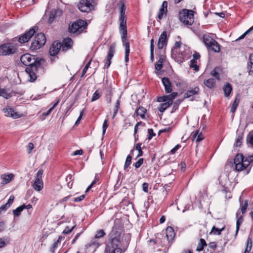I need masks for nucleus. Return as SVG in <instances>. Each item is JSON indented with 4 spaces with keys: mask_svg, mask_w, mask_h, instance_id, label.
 Wrapping results in <instances>:
<instances>
[{
    "mask_svg": "<svg viewBox=\"0 0 253 253\" xmlns=\"http://www.w3.org/2000/svg\"><path fill=\"white\" fill-rule=\"evenodd\" d=\"M122 226L119 219L114 221V225L109 234L110 241L106 244L105 252L107 253H121L120 246L123 234Z\"/></svg>",
    "mask_w": 253,
    "mask_h": 253,
    "instance_id": "nucleus-1",
    "label": "nucleus"
},
{
    "mask_svg": "<svg viewBox=\"0 0 253 253\" xmlns=\"http://www.w3.org/2000/svg\"><path fill=\"white\" fill-rule=\"evenodd\" d=\"M118 5L119 7L120 10V31L122 35V41L124 42V41L126 40L127 35L126 18L125 16L126 8L125 6V0H120L118 3Z\"/></svg>",
    "mask_w": 253,
    "mask_h": 253,
    "instance_id": "nucleus-2",
    "label": "nucleus"
},
{
    "mask_svg": "<svg viewBox=\"0 0 253 253\" xmlns=\"http://www.w3.org/2000/svg\"><path fill=\"white\" fill-rule=\"evenodd\" d=\"M180 21L186 25H191L194 22L193 11L192 10L183 9L179 12Z\"/></svg>",
    "mask_w": 253,
    "mask_h": 253,
    "instance_id": "nucleus-3",
    "label": "nucleus"
},
{
    "mask_svg": "<svg viewBox=\"0 0 253 253\" xmlns=\"http://www.w3.org/2000/svg\"><path fill=\"white\" fill-rule=\"evenodd\" d=\"M86 22L84 20L79 19L69 25V32L72 34H79L86 28Z\"/></svg>",
    "mask_w": 253,
    "mask_h": 253,
    "instance_id": "nucleus-4",
    "label": "nucleus"
},
{
    "mask_svg": "<svg viewBox=\"0 0 253 253\" xmlns=\"http://www.w3.org/2000/svg\"><path fill=\"white\" fill-rule=\"evenodd\" d=\"M46 42V38L43 33H39L34 38V41L32 42L30 49L35 50L40 48L44 45Z\"/></svg>",
    "mask_w": 253,
    "mask_h": 253,
    "instance_id": "nucleus-5",
    "label": "nucleus"
},
{
    "mask_svg": "<svg viewBox=\"0 0 253 253\" xmlns=\"http://www.w3.org/2000/svg\"><path fill=\"white\" fill-rule=\"evenodd\" d=\"M20 60L23 64L27 67L32 66V65L34 66V65L40 66V62L36 60L35 56H32L29 53L22 55Z\"/></svg>",
    "mask_w": 253,
    "mask_h": 253,
    "instance_id": "nucleus-6",
    "label": "nucleus"
},
{
    "mask_svg": "<svg viewBox=\"0 0 253 253\" xmlns=\"http://www.w3.org/2000/svg\"><path fill=\"white\" fill-rule=\"evenodd\" d=\"M93 0H81L78 4L79 9L83 12H89L94 9Z\"/></svg>",
    "mask_w": 253,
    "mask_h": 253,
    "instance_id": "nucleus-7",
    "label": "nucleus"
},
{
    "mask_svg": "<svg viewBox=\"0 0 253 253\" xmlns=\"http://www.w3.org/2000/svg\"><path fill=\"white\" fill-rule=\"evenodd\" d=\"M42 174L43 170L39 169L36 174L35 181L32 182L33 188L37 191L42 190L43 187V182L42 179Z\"/></svg>",
    "mask_w": 253,
    "mask_h": 253,
    "instance_id": "nucleus-8",
    "label": "nucleus"
},
{
    "mask_svg": "<svg viewBox=\"0 0 253 253\" xmlns=\"http://www.w3.org/2000/svg\"><path fill=\"white\" fill-rule=\"evenodd\" d=\"M16 47L12 43H6L0 45V55H7L14 53L16 51Z\"/></svg>",
    "mask_w": 253,
    "mask_h": 253,
    "instance_id": "nucleus-9",
    "label": "nucleus"
},
{
    "mask_svg": "<svg viewBox=\"0 0 253 253\" xmlns=\"http://www.w3.org/2000/svg\"><path fill=\"white\" fill-rule=\"evenodd\" d=\"M37 29V27L30 29L29 31L19 38L18 42L20 43H25L27 42L33 36L36 32V30Z\"/></svg>",
    "mask_w": 253,
    "mask_h": 253,
    "instance_id": "nucleus-10",
    "label": "nucleus"
},
{
    "mask_svg": "<svg viewBox=\"0 0 253 253\" xmlns=\"http://www.w3.org/2000/svg\"><path fill=\"white\" fill-rule=\"evenodd\" d=\"M40 66H37L36 65H32V66L27 67L26 69V72L28 75L29 79V81L30 82H34L37 79V76L36 72L38 70V68Z\"/></svg>",
    "mask_w": 253,
    "mask_h": 253,
    "instance_id": "nucleus-11",
    "label": "nucleus"
},
{
    "mask_svg": "<svg viewBox=\"0 0 253 253\" xmlns=\"http://www.w3.org/2000/svg\"><path fill=\"white\" fill-rule=\"evenodd\" d=\"M116 48V44L113 43L110 46L108 54L106 57V61L105 64V67L108 68L111 64V60L114 56Z\"/></svg>",
    "mask_w": 253,
    "mask_h": 253,
    "instance_id": "nucleus-12",
    "label": "nucleus"
},
{
    "mask_svg": "<svg viewBox=\"0 0 253 253\" xmlns=\"http://www.w3.org/2000/svg\"><path fill=\"white\" fill-rule=\"evenodd\" d=\"M60 49H61V42H54L50 47L49 54L51 56H54L58 53Z\"/></svg>",
    "mask_w": 253,
    "mask_h": 253,
    "instance_id": "nucleus-13",
    "label": "nucleus"
},
{
    "mask_svg": "<svg viewBox=\"0 0 253 253\" xmlns=\"http://www.w3.org/2000/svg\"><path fill=\"white\" fill-rule=\"evenodd\" d=\"M62 14V11L61 9L59 8L52 9L49 13L48 22L49 23H52L55 19L60 17Z\"/></svg>",
    "mask_w": 253,
    "mask_h": 253,
    "instance_id": "nucleus-14",
    "label": "nucleus"
},
{
    "mask_svg": "<svg viewBox=\"0 0 253 253\" xmlns=\"http://www.w3.org/2000/svg\"><path fill=\"white\" fill-rule=\"evenodd\" d=\"M2 110L6 117H10L13 119H17L21 117L18 113L15 112L11 108H4Z\"/></svg>",
    "mask_w": 253,
    "mask_h": 253,
    "instance_id": "nucleus-15",
    "label": "nucleus"
},
{
    "mask_svg": "<svg viewBox=\"0 0 253 253\" xmlns=\"http://www.w3.org/2000/svg\"><path fill=\"white\" fill-rule=\"evenodd\" d=\"M168 39L167 32L164 31L160 35L158 43V47L159 49H162L167 44Z\"/></svg>",
    "mask_w": 253,
    "mask_h": 253,
    "instance_id": "nucleus-16",
    "label": "nucleus"
},
{
    "mask_svg": "<svg viewBox=\"0 0 253 253\" xmlns=\"http://www.w3.org/2000/svg\"><path fill=\"white\" fill-rule=\"evenodd\" d=\"M72 44L73 41L71 38H68L65 39L61 44V50L63 51H66L71 48Z\"/></svg>",
    "mask_w": 253,
    "mask_h": 253,
    "instance_id": "nucleus-17",
    "label": "nucleus"
},
{
    "mask_svg": "<svg viewBox=\"0 0 253 253\" xmlns=\"http://www.w3.org/2000/svg\"><path fill=\"white\" fill-rule=\"evenodd\" d=\"M163 84L165 87V91L167 93H170L172 91V86L171 84L169 79L167 77L163 78L162 79Z\"/></svg>",
    "mask_w": 253,
    "mask_h": 253,
    "instance_id": "nucleus-18",
    "label": "nucleus"
},
{
    "mask_svg": "<svg viewBox=\"0 0 253 253\" xmlns=\"http://www.w3.org/2000/svg\"><path fill=\"white\" fill-rule=\"evenodd\" d=\"M166 234L168 241L169 242L172 241L175 236L173 228L170 226L168 227L166 229Z\"/></svg>",
    "mask_w": 253,
    "mask_h": 253,
    "instance_id": "nucleus-19",
    "label": "nucleus"
},
{
    "mask_svg": "<svg viewBox=\"0 0 253 253\" xmlns=\"http://www.w3.org/2000/svg\"><path fill=\"white\" fill-rule=\"evenodd\" d=\"M14 175L12 173L10 174H3L1 175V179L2 180L1 184L5 185L6 184L8 183L11 180V179L13 178Z\"/></svg>",
    "mask_w": 253,
    "mask_h": 253,
    "instance_id": "nucleus-20",
    "label": "nucleus"
},
{
    "mask_svg": "<svg viewBox=\"0 0 253 253\" xmlns=\"http://www.w3.org/2000/svg\"><path fill=\"white\" fill-rule=\"evenodd\" d=\"M209 50H212L215 52H219L220 50V45L217 42L214 40L212 43L207 48Z\"/></svg>",
    "mask_w": 253,
    "mask_h": 253,
    "instance_id": "nucleus-21",
    "label": "nucleus"
},
{
    "mask_svg": "<svg viewBox=\"0 0 253 253\" xmlns=\"http://www.w3.org/2000/svg\"><path fill=\"white\" fill-rule=\"evenodd\" d=\"M199 91L198 87H195L194 88H191L188 90L184 94L185 98H189L193 95L197 94Z\"/></svg>",
    "mask_w": 253,
    "mask_h": 253,
    "instance_id": "nucleus-22",
    "label": "nucleus"
},
{
    "mask_svg": "<svg viewBox=\"0 0 253 253\" xmlns=\"http://www.w3.org/2000/svg\"><path fill=\"white\" fill-rule=\"evenodd\" d=\"M214 40L208 35H203V41L207 48L212 43Z\"/></svg>",
    "mask_w": 253,
    "mask_h": 253,
    "instance_id": "nucleus-23",
    "label": "nucleus"
},
{
    "mask_svg": "<svg viewBox=\"0 0 253 253\" xmlns=\"http://www.w3.org/2000/svg\"><path fill=\"white\" fill-rule=\"evenodd\" d=\"M204 84L205 86L209 88H213L215 85V80L213 78H210L205 80L204 82Z\"/></svg>",
    "mask_w": 253,
    "mask_h": 253,
    "instance_id": "nucleus-24",
    "label": "nucleus"
},
{
    "mask_svg": "<svg viewBox=\"0 0 253 253\" xmlns=\"http://www.w3.org/2000/svg\"><path fill=\"white\" fill-rule=\"evenodd\" d=\"M0 96L5 99H8L11 97L9 89L0 88Z\"/></svg>",
    "mask_w": 253,
    "mask_h": 253,
    "instance_id": "nucleus-25",
    "label": "nucleus"
},
{
    "mask_svg": "<svg viewBox=\"0 0 253 253\" xmlns=\"http://www.w3.org/2000/svg\"><path fill=\"white\" fill-rule=\"evenodd\" d=\"M224 95L226 97H228L230 94L232 88L231 85L227 83L223 87Z\"/></svg>",
    "mask_w": 253,
    "mask_h": 253,
    "instance_id": "nucleus-26",
    "label": "nucleus"
},
{
    "mask_svg": "<svg viewBox=\"0 0 253 253\" xmlns=\"http://www.w3.org/2000/svg\"><path fill=\"white\" fill-rule=\"evenodd\" d=\"M244 156L242 154H238L234 160V164L236 165V164L244 162Z\"/></svg>",
    "mask_w": 253,
    "mask_h": 253,
    "instance_id": "nucleus-27",
    "label": "nucleus"
},
{
    "mask_svg": "<svg viewBox=\"0 0 253 253\" xmlns=\"http://www.w3.org/2000/svg\"><path fill=\"white\" fill-rule=\"evenodd\" d=\"M253 241L252 238L249 237L247 243L246 247L244 253H250L252 248Z\"/></svg>",
    "mask_w": 253,
    "mask_h": 253,
    "instance_id": "nucleus-28",
    "label": "nucleus"
},
{
    "mask_svg": "<svg viewBox=\"0 0 253 253\" xmlns=\"http://www.w3.org/2000/svg\"><path fill=\"white\" fill-rule=\"evenodd\" d=\"M248 67L249 69V75H253V54H251L250 57V62L248 63Z\"/></svg>",
    "mask_w": 253,
    "mask_h": 253,
    "instance_id": "nucleus-29",
    "label": "nucleus"
},
{
    "mask_svg": "<svg viewBox=\"0 0 253 253\" xmlns=\"http://www.w3.org/2000/svg\"><path fill=\"white\" fill-rule=\"evenodd\" d=\"M238 211L236 213V217L238 218L236 222V235L237 234L238 231L239 230L240 226L242 224L243 221V218L242 216H238Z\"/></svg>",
    "mask_w": 253,
    "mask_h": 253,
    "instance_id": "nucleus-30",
    "label": "nucleus"
},
{
    "mask_svg": "<svg viewBox=\"0 0 253 253\" xmlns=\"http://www.w3.org/2000/svg\"><path fill=\"white\" fill-rule=\"evenodd\" d=\"M207 246L206 241L203 239H200V242H199L197 247L196 250L197 251H201L203 250L204 247Z\"/></svg>",
    "mask_w": 253,
    "mask_h": 253,
    "instance_id": "nucleus-31",
    "label": "nucleus"
},
{
    "mask_svg": "<svg viewBox=\"0 0 253 253\" xmlns=\"http://www.w3.org/2000/svg\"><path fill=\"white\" fill-rule=\"evenodd\" d=\"M245 161H244V162H242L241 163L236 164L235 165L236 170L240 171H242V170L247 169L249 166L245 165Z\"/></svg>",
    "mask_w": 253,
    "mask_h": 253,
    "instance_id": "nucleus-32",
    "label": "nucleus"
},
{
    "mask_svg": "<svg viewBox=\"0 0 253 253\" xmlns=\"http://www.w3.org/2000/svg\"><path fill=\"white\" fill-rule=\"evenodd\" d=\"M170 105H171V103L168 101V102H164V103H161L160 105V106L158 108L159 111H160L161 112H164L167 108H168Z\"/></svg>",
    "mask_w": 253,
    "mask_h": 253,
    "instance_id": "nucleus-33",
    "label": "nucleus"
},
{
    "mask_svg": "<svg viewBox=\"0 0 253 253\" xmlns=\"http://www.w3.org/2000/svg\"><path fill=\"white\" fill-rule=\"evenodd\" d=\"M146 112V109L143 107H139L136 111V113L137 116H140L142 118L145 117V114Z\"/></svg>",
    "mask_w": 253,
    "mask_h": 253,
    "instance_id": "nucleus-34",
    "label": "nucleus"
},
{
    "mask_svg": "<svg viewBox=\"0 0 253 253\" xmlns=\"http://www.w3.org/2000/svg\"><path fill=\"white\" fill-rule=\"evenodd\" d=\"M240 209L242 213L244 214L246 211V209L248 206V201L246 200L245 201L244 204L243 203V201L241 200V198L240 199Z\"/></svg>",
    "mask_w": 253,
    "mask_h": 253,
    "instance_id": "nucleus-35",
    "label": "nucleus"
},
{
    "mask_svg": "<svg viewBox=\"0 0 253 253\" xmlns=\"http://www.w3.org/2000/svg\"><path fill=\"white\" fill-rule=\"evenodd\" d=\"M59 102V99H55L53 102H52V106L48 110L44 113V115L46 116L49 115L51 112L52 111V110L54 109V108L58 104Z\"/></svg>",
    "mask_w": 253,
    "mask_h": 253,
    "instance_id": "nucleus-36",
    "label": "nucleus"
},
{
    "mask_svg": "<svg viewBox=\"0 0 253 253\" xmlns=\"http://www.w3.org/2000/svg\"><path fill=\"white\" fill-rule=\"evenodd\" d=\"M59 102V99H55L53 102H52V106L48 110L44 113V115L46 116L49 115L51 112L52 111V110L54 109V108L58 104Z\"/></svg>",
    "mask_w": 253,
    "mask_h": 253,
    "instance_id": "nucleus-37",
    "label": "nucleus"
},
{
    "mask_svg": "<svg viewBox=\"0 0 253 253\" xmlns=\"http://www.w3.org/2000/svg\"><path fill=\"white\" fill-rule=\"evenodd\" d=\"M59 102V99H55L53 102H52V106L48 110L44 113V115L46 116L49 115L51 112L52 111V110L54 109V108L58 104Z\"/></svg>",
    "mask_w": 253,
    "mask_h": 253,
    "instance_id": "nucleus-38",
    "label": "nucleus"
},
{
    "mask_svg": "<svg viewBox=\"0 0 253 253\" xmlns=\"http://www.w3.org/2000/svg\"><path fill=\"white\" fill-rule=\"evenodd\" d=\"M24 210V206H20L13 211V215L15 216H18L20 215L21 211Z\"/></svg>",
    "mask_w": 253,
    "mask_h": 253,
    "instance_id": "nucleus-39",
    "label": "nucleus"
},
{
    "mask_svg": "<svg viewBox=\"0 0 253 253\" xmlns=\"http://www.w3.org/2000/svg\"><path fill=\"white\" fill-rule=\"evenodd\" d=\"M224 227L221 228V229H219L218 228L215 227V226H213L211 229V233H213L214 235H219L221 234V231L224 230Z\"/></svg>",
    "mask_w": 253,
    "mask_h": 253,
    "instance_id": "nucleus-40",
    "label": "nucleus"
},
{
    "mask_svg": "<svg viewBox=\"0 0 253 253\" xmlns=\"http://www.w3.org/2000/svg\"><path fill=\"white\" fill-rule=\"evenodd\" d=\"M242 139H243V134L238 135L235 143L234 144V146L236 147L240 146L242 143Z\"/></svg>",
    "mask_w": 253,
    "mask_h": 253,
    "instance_id": "nucleus-41",
    "label": "nucleus"
},
{
    "mask_svg": "<svg viewBox=\"0 0 253 253\" xmlns=\"http://www.w3.org/2000/svg\"><path fill=\"white\" fill-rule=\"evenodd\" d=\"M245 157V162L246 165L249 166L250 164L253 162V154L251 155H246Z\"/></svg>",
    "mask_w": 253,
    "mask_h": 253,
    "instance_id": "nucleus-42",
    "label": "nucleus"
},
{
    "mask_svg": "<svg viewBox=\"0 0 253 253\" xmlns=\"http://www.w3.org/2000/svg\"><path fill=\"white\" fill-rule=\"evenodd\" d=\"M197 62L195 59H192L190 61V67L193 68L195 71H199V67L197 65Z\"/></svg>",
    "mask_w": 253,
    "mask_h": 253,
    "instance_id": "nucleus-43",
    "label": "nucleus"
},
{
    "mask_svg": "<svg viewBox=\"0 0 253 253\" xmlns=\"http://www.w3.org/2000/svg\"><path fill=\"white\" fill-rule=\"evenodd\" d=\"M247 142L249 146L253 147V134L250 133L248 135Z\"/></svg>",
    "mask_w": 253,
    "mask_h": 253,
    "instance_id": "nucleus-44",
    "label": "nucleus"
},
{
    "mask_svg": "<svg viewBox=\"0 0 253 253\" xmlns=\"http://www.w3.org/2000/svg\"><path fill=\"white\" fill-rule=\"evenodd\" d=\"M132 159V156L130 155H128L126 157V162L124 165V169L126 170V169L131 164Z\"/></svg>",
    "mask_w": 253,
    "mask_h": 253,
    "instance_id": "nucleus-45",
    "label": "nucleus"
},
{
    "mask_svg": "<svg viewBox=\"0 0 253 253\" xmlns=\"http://www.w3.org/2000/svg\"><path fill=\"white\" fill-rule=\"evenodd\" d=\"M167 12V9H164L163 8H161L159 11L158 18L159 19L161 20L162 19L163 15H166Z\"/></svg>",
    "mask_w": 253,
    "mask_h": 253,
    "instance_id": "nucleus-46",
    "label": "nucleus"
},
{
    "mask_svg": "<svg viewBox=\"0 0 253 253\" xmlns=\"http://www.w3.org/2000/svg\"><path fill=\"white\" fill-rule=\"evenodd\" d=\"M239 103V99H237V98L236 97L235 98V99L233 102V104L232 105V106L231 108V112L232 113H234L235 111V110L237 109V106H238Z\"/></svg>",
    "mask_w": 253,
    "mask_h": 253,
    "instance_id": "nucleus-47",
    "label": "nucleus"
},
{
    "mask_svg": "<svg viewBox=\"0 0 253 253\" xmlns=\"http://www.w3.org/2000/svg\"><path fill=\"white\" fill-rule=\"evenodd\" d=\"M178 95V93L176 92H172L171 94L168 95V98L169 99V102H170L172 104V100L174 99Z\"/></svg>",
    "mask_w": 253,
    "mask_h": 253,
    "instance_id": "nucleus-48",
    "label": "nucleus"
},
{
    "mask_svg": "<svg viewBox=\"0 0 253 253\" xmlns=\"http://www.w3.org/2000/svg\"><path fill=\"white\" fill-rule=\"evenodd\" d=\"M141 143H137L135 145V149L138 151V154L136 158H138L143 155V152L141 148Z\"/></svg>",
    "mask_w": 253,
    "mask_h": 253,
    "instance_id": "nucleus-49",
    "label": "nucleus"
},
{
    "mask_svg": "<svg viewBox=\"0 0 253 253\" xmlns=\"http://www.w3.org/2000/svg\"><path fill=\"white\" fill-rule=\"evenodd\" d=\"M105 235V233L103 230H99L96 232L95 235V238L98 239L103 237Z\"/></svg>",
    "mask_w": 253,
    "mask_h": 253,
    "instance_id": "nucleus-50",
    "label": "nucleus"
},
{
    "mask_svg": "<svg viewBox=\"0 0 253 253\" xmlns=\"http://www.w3.org/2000/svg\"><path fill=\"white\" fill-rule=\"evenodd\" d=\"M101 96V94L98 92V90H96L95 92L93 94L92 97L91 98V101H94L98 99H99Z\"/></svg>",
    "mask_w": 253,
    "mask_h": 253,
    "instance_id": "nucleus-51",
    "label": "nucleus"
},
{
    "mask_svg": "<svg viewBox=\"0 0 253 253\" xmlns=\"http://www.w3.org/2000/svg\"><path fill=\"white\" fill-rule=\"evenodd\" d=\"M253 30V26L251 27L248 30H247L245 33H244L242 35H241L236 41H239L242 39H243L245 37L249 34Z\"/></svg>",
    "mask_w": 253,
    "mask_h": 253,
    "instance_id": "nucleus-52",
    "label": "nucleus"
},
{
    "mask_svg": "<svg viewBox=\"0 0 253 253\" xmlns=\"http://www.w3.org/2000/svg\"><path fill=\"white\" fill-rule=\"evenodd\" d=\"M253 30V26L251 27L248 30H247L245 33H244L242 35H241L236 41H239L242 39H243L245 37L249 34Z\"/></svg>",
    "mask_w": 253,
    "mask_h": 253,
    "instance_id": "nucleus-53",
    "label": "nucleus"
},
{
    "mask_svg": "<svg viewBox=\"0 0 253 253\" xmlns=\"http://www.w3.org/2000/svg\"><path fill=\"white\" fill-rule=\"evenodd\" d=\"M143 159L140 158L139 159L136 163H135L133 165L135 168L136 169L139 168L143 163Z\"/></svg>",
    "mask_w": 253,
    "mask_h": 253,
    "instance_id": "nucleus-54",
    "label": "nucleus"
},
{
    "mask_svg": "<svg viewBox=\"0 0 253 253\" xmlns=\"http://www.w3.org/2000/svg\"><path fill=\"white\" fill-rule=\"evenodd\" d=\"M91 60H90L88 63L86 64V65L85 66L84 69H83V71H82V75H81V77H83L84 76V75L86 73L87 69H88L90 65V63H91Z\"/></svg>",
    "mask_w": 253,
    "mask_h": 253,
    "instance_id": "nucleus-55",
    "label": "nucleus"
},
{
    "mask_svg": "<svg viewBox=\"0 0 253 253\" xmlns=\"http://www.w3.org/2000/svg\"><path fill=\"white\" fill-rule=\"evenodd\" d=\"M107 122H108V120L107 119H105L104 121V122H103V125H102V134L103 135H104L105 133V132H106V130L107 129V128L108 127V124H107Z\"/></svg>",
    "mask_w": 253,
    "mask_h": 253,
    "instance_id": "nucleus-56",
    "label": "nucleus"
},
{
    "mask_svg": "<svg viewBox=\"0 0 253 253\" xmlns=\"http://www.w3.org/2000/svg\"><path fill=\"white\" fill-rule=\"evenodd\" d=\"M75 226H76L74 225L71 228H70L69 227L67 226L65 228V229L64 230V231H63L62 233L65 234H68L70 233L72 231V230L75 228Z\"/></svg>",
    "mask_w": 253,
    "mask_h": 253,
    "instance_id": "nucleus-57",
    "label": "nucleus"
},
{
    "mask_svg": "<svg viewBox=\"0 0 253 253\" xmlns=\"http://www.w3.org/2000/svg\"><path fill=\"white\" fill-rule=\"evenodd\" d=\"M125 41L126 40H125L124 42L122 41L124 46L125 47V53H129V43L128 42H125Z\"/></svg>",
    "mask_w": 253,
    "mask_h": 253,
    "instance_id": "nucleus-58",
    "label": "nucleus"
},
{
    "mask_svg": "<svg viewBox=\"0 0 253 253\" xmlns=\"http://www.w3.org/2000/svg\"><path fill=\"white\" fill-rule=\"evenodd\" d=\"M158 102H166L169 101V99L168 98L167 95H165L163 96L160 97L158 98Z\"/></svg>",
    "mask_w": 253,
    "mask_h": 253,
    "instance_id": "nucleus-59",
    "label": "nucleus"
},
{
    "mask_svg": "<svg viewBox=\"0 0 253 253\" xmlns=\"http://www.w3.org/2000/svg\"><path fill=\"white\" fill-rule=\"evenodd\" d=\"M148 132L149 134V136L148 139L150 140L153 136H155V133L154 132L152 128L148 129Z\"/></svg>",
    "mask_w": 253,
    "mask_h": 253,
    "instance_id": "nucleus-60",
    "label": "nucleus"
},
{
    "mask_svg": "<svg viewBox=\"0 0 253 253\" xmlns=\"http://www.w3.org/2000/svg\"><path fill=\"white\" fill-rule=\"evenodd\" d=\"M85 196V195H82L78 197L74 198L73 201L75 202H81L84 199Z\"/></svg>",
    "mask_w": 253,
    "mask_h": 253,
    "instance_id": "nucleus-61",
    "label": "nucleus"
},
{
    "mask_svg": "<svg viewBox=\"0 0 253 253\" xmlns=\"http://www.w3.org/2000/svg\"><path fill=\"white\" fill-rule=\"evenodd\" d=\"M163 65L161 63V62H157L155 64V69L157 71H160L163 67Z\"/></svg>",
    "mask_w": 253,
    "mask_h": 253,
    "instance_id": "nucleus-62",
    "label": "nucleus"
},
{
    "mask_svg": "<svg viewBox=\"0 0 253 253\" xmlns=\"http://www.w3.org/2000/svg\"><path fill=\"white\" fill-rule=\"evenodd\" d=\"M34 148V145L32 143H29L27 146V152L30 154Z\"/></svg>",
    "mask_w": 253,
    "mask_h": 253,
    "instance_id": "nucleus-63",
    "label": "nucleus"
},
{
    "mask_svg": "<svg viewBox=\"0 0 253 253\" xmlns=\"http://www.w3.org/2000/svg\"><path fill=\"white\" fill-rule=\"evenodd\" d=\"M14 199V196H10L7 202L6 203V204L9 206V207L10 206V205L13 203V201Z\"/></svg>",
    "mask_w": 253,
    "mask_h": 253,
    "instance_id": "nucleus-64",
    "label": "nucleus"
}]
</instances>
